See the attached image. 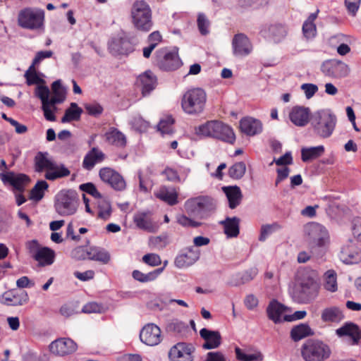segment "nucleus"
I'll return each mask as SVG.
<instances>
[{"label":"nucleus","mask_w":361,"mask_h":361,"mask_svg":"<svg viewBox=\"0 0 361 361\" xmlns=\"http://www.w3.org/2000/svg\"><path fill=\"white\" fill-rule=\"evenodd\" d=\"M111 214V207L109 202L103 200L99 204L98 216L107 219L110 217Z\"/></svg>","instance_id":"obj_55"},{"label":"nucleus","mask_w":361,"mask_h":361,"mask_svg":"<svg viewBox=\"0 0 361 361\" xmlns=\"http://www.w3.org/2000/svg\"><path fill=\"white\" fill-rule=\"evenodd\" d=\"M140 338L147 345H158L162 339L160 328L154 324H147L140 331Z\"/></svg>","instance_id":"obj_17"},{"label":"nucleus","mask_w":361,"mask_h":361,"mask_svg":"<svg viewBox=\"0 0 361 361\" xmlns=\"http://www.w3.org/2000/svg\"><path fill=\"white\" fill-rule=\"evenodd\" d=\"M281 228V225L276 222H274L271 224L262 225L260 230L259 240L262 242L264 241L270 234Z\"/></svg>","instance_id":"obj_51"},{"label":"nucleus","mask_w":361,"mask_h":361,"mask_svg":"<svg viewBox=\"0 0 361 361\" xmlns=\"http://www.w3.org/2000/svg\"><path fill=\"white\" fill-rule=\"evenodd\" d=\"M79 188L80 190L91 195L94 197H96V198L102 197V195L97 190V188L92 183H87L81 184L79 186Z\"/></svg>","instance_id":"obj_56"},{"label":"nucleus","mask_w":361,"mask_h":361,"mask_svg":"<svg viewBox=\"0 0 361 361\" xmlns=\"http://www.w3.org/2000/svg\"><path fill=\"white\" fill-rule=\"evenodd\" d=\"M324 287L326 290L331 293L336 292L337 290V274L334 269H329L324 273Z\"/></svg>","instance_id":"obj_45"},{"label":"nucleus","mask_w":361,"mask_h":361,"mask_svg":"<svg viewBox=\"0 0 361 361\" xmlns=\"http://www.w3.org/2000/svg\"><path fill=\"white\" fill-rule=\"evenodd\" d=\"M52 93L48 94V101L52 104H61L66 99V91L60 80H56L51 85Z\"/></svg>","instance_id":"obj_36"},{"label":"nucleus","mask_w":361,"mask_h":361,"mask_svg":"<svg viewBox=\"0 0 361 361\" xmlns=\"http://www.w3.org/2000/svg\"><path fill=\"white\" fill-rule=\"evenodd\" d=\"M45 190V180H40L37 183L30 192L29 198L33 201H39L44 196Z\"/></svg>","instance_id":"obj_50"},{"label":"nucleus","mask_w":361,"mask_h":361,"mask_svg":"<svg viewBox=\"0 0 361 361\" xmlns=\"http://www.w3.org/2000/svg\"><path fill=\"white\" fill-rule=\"evenodd\" d=\"M137 39L134 37L126 35L116 36L111 39L109 43V49L114 55H128L135 50Z\"/></svg>","instance_id":"obj_11"},{"label":"nucleus","mask_w":361,"mask_h":361,"mask_svg":"<svg viewBox=\"0 0 361 361\" xmlns=\"http://www.w3.org/2000/svg\"><path fill=\"white\" fill-rule=\"evenodd\" d=\"M257 268H251L249 270L245 271L242 274H238L235 275L238 281H231L230 283L233 286H238L243 284L252 280L257 274Z\"/></svg>","instance_id":"obj_48"},{"label":"nucleus","mask_w":361,"mask_h":361,"mask_svg":"<svg viewBox=\"0 0 361 361\" xmlns=\"http://www.w3.org/2000/svg\"><path fill=\"white\" fill-rule=\"evenodd\" d=\"M99 175L102 181L108 183L115 190L122 191L126 188V183L123 177L111 168L101 169Z\"/></svg>","instance_id":"obj_14"},{"label":"nucleus","mask_w":361,"mask_h":361,"mask_svg":"<svg viewBox=\"0 0 361 361\" xmlns=\"http://www.w3.org/2000/svg\"><path fill=\"white\" fill-rule=\"evenodd\" d=\"M310 109L303 106H295L289 112L290 121L298 127L305 126L310 119Z\"/></svg>","instance_id":"obj_22"},{"label":"nucleus","mask_w":361,"mask_h":361,"mask_svg":"<svg viewBox=\"0 0 361 361\" xmlns=\"http://www.w3.org/2000/svg\"><path fill=\"white\" fill-rule=\"evenodd\" d=\"M80 204L78 192L72 189H62L55 195L54 207L61 216H71L76 213Z\"/></svg>","instance_id":"obj_4"},{"label":"nucleus","mask_w":361,"mask_h":361,"mask_svg":"<svg viewBox=\"0 0 361 361\" xmlns=\"http://www.w3.org/2000/svg\"><path fill=\"white\" fill-rule=\"evenodd\" d=\"M184 208L189 216L202 219L205 218L209 212L214 210L215 204L212 198L199 196L186 200Z\"/></svg>","instance_id":"obj_7"},{"label":"nucleus","mask_w":361,"mask_h":361,"mask_svg":"<svg viewBox=\"0 0 361 361\" xmlns=\"http://www.w3.org/2000/svg\"><path fill=\"white\" fill-rule=\"evenodd\" d=\"M70 170L62 164H57L47 159V180H55L68 176Z\"/></svg>","instance_id":"obj_27"},{"label":"nucleus","mask_w":361,"mask_h":361,"mask_svg":"<svg viewBox=\"0 0 361 361\" xmlns=\"http://www.w3.org/2000/svg\"><path fill=\"white\" fill-rule=\"evenodd\" d=\"M314 335V331L310 325L307 323H301L298 325L294 326L290 333L291 339L298 342L303 338L308 336H312Z\"/></svg>","instance_id":"obj_33"},{"label":"nucleus","mask_w":361,"mask_h":361,"mask_svg":"<svg viewBox=\"0 0 361 361\" xmlns=\"http://www.w3.org/2000/svg\"><path fill=\"white\" fill-rule=\"evenodd\" d=\"M90 247L78 246L72 250L71 255L78 260L89 259Z\"/></svg>","instance_id":"obj_53"},{"label":"nucleus","mask_w":361,"mask_h":361,"mask_svg":"<svg viewBox=\"0 0 361 361\" xmlns=\"http://www.w3.org/2000/svg\"><path fill=\"white\" fill-rule=\"evenodd\" d=\"M178 223L184 227L197 228L202 225V223L192 220L185 215H181L177 219Z\"/></svg>","instance_id":"obj_59"},{"label":"nucleus","mask_w":361,"mask_h":361,"mask_svg":"<svg viewBox=\"0 0 361 361\" xmlns=\"http://www.w3.org/2000/svg\"><path fill=\"white\" fill-rule=\"evenodd\" d=\"M223 190L228 198V205L231 209H235L240 203L242 194L239 187L229 186L224 187Z\"/></svg>","instance_id":"obj_39"},{"label":"nucleus","mask_w":361,"mask_h":361,"mask_svg":"<svg viewBox=\"0 0 361 361\" xmlns=\"http://www.w3.org/2000/svg\"><path fill=\"white\" fill-rule=\"evenodd\" d=\"M174 122L175 120L171 116H167L160 120L157 125V129L162 135H171L174 133Z\"/></svg>","instance_id":"obj_47"},{"label":"nucleus","mask_w":361,"mask_h":361,"mask_svg":"<svg viewBox=\"0 0 361 361\" xmlns=\"http://www.w3.org/2000/svg\"><path fill=\"white\" fill-rule=\"evenodd\" d=\"M77 344L68 338L56 339L49 345L51 353L60 356L71 354L77 350Z\"/></svg>","instance_id":"obj_16"},{"label":"nucleus","mask_w":361,"mask_h":361,"mask_svg":"<svg viewBox=\"0 0 361 361\" xmlns=\"http://www.w3.org/2000/svg\"><path fill=\"white\" fill-rule=\"evenodd\" d=\"M0 177L4 183H9L14 190L23 192L30 182V178L25 174H15L9 171L5 173H1Z\"/></svg>","instance_id":"obj_18"},{"label":"nucleus","mask_w":361,"mask_h":361,"mask_svg":"<svg viewBox=\"0 0 361 361\" xmlns=\"http://www.w3.org/2000/svg\"><path fill=\"white\" fill-rule=\"evenodd\" d=\"M137 82L141 87L142 96L145 97L155 89L157 78L151 71H147L138 77Z\"/></svg>","instance_id":"obj_29"},{"label":"nucleus","mask_w":361,"mask_h":361,"mask_svg":"<svg viewBox=\"0 0 361 361\" xmlns=\"http://www.w3.org/2000/svg\"><path fill=\"white\" fill-rule=\"evenodd\" d=\"M44 17V15L42 10L26 8L20 11L18 21L20 27L34 30L42 25Z\"/></svg>","instance_id":"obj_10"},{"label":"nucleus","mask_w":361,"mask_h":361,"mask_svg":"<svg viewBox=\"0 0 361 361\" xmlns=\"http://www.w3.org/2000/svg\"><path fill=\"white\" fill-rule=\"evenodd\" d=\"M240 129L242 133L249 136H254L262 130V124L251 117H245L240 121Z\"/></svg>","instance_id":"obj_31"},{"label":"nucleus","mask_w":361,"mask_h":361,"mask_svg":"<svg viewBox=\"0 0 361 361\" xmlns=\"http://www.w3.org/2000/svg\"><path fill=\"white\" fill-rule=\"evenodd\" d=\"M200 335L204 341L202 348L205 350L217 348L221 343V336L218 331L203 328L200 331Z\"/></svg>","instance_id":"obj_24"},{"label":"nucleus","mask_w":361,"mask_h":361,"mask_svg":"<svg viewBox=\"0 0 361 361\" xmlns=\"http://www.w3.org/2000/svg\"><path fill=\"white\" fill-rule=\"evenodd\" d=\"M142 261L144 263L152 267L159 266L161 263L159 255L154 253L145 255L142 257Z\"/></svg>","instance_id":"obj_57"},{"label":"nucleus","mask_w":361,"mask_h":361,"mask_svg":"<svg viewBox=\"0 0 361 361\" xmlns=\"http://www.w3.org/2000/svg\"><path fill=\"white\" fill-rule=\"evenodd\" d=\"M233 54L237 56H244L250 54L252 50L249 38L243 33L234 35L232 41Z\"/></svg>","instance_id":"obj_21"},{"label":"nucleus","mask_w":361,"mask_h":361,"mask_svg":"<svg viewBox=\"0 0 361 361\" xmlns=\"http://www.w3.org/2000/svg\"><path fill=\"white\" fill-rule=\"evenodd\" d=\"M197 27L202 35H206L209 33V27L210 25L209 20L204 13H199L197 19Z\"/></svg>","instance_id":"obj_54"},{"label":"nucleus","mask_w":361,"mask_h":361,"mask_svg":"<svg viewBox=\"0 0 361 361\" xmlns=\"http://www.w3.org/2000/svg\"><path fill=\"white\" fill-rule=\"evenodd\" d=\"M324 152V147L319 145L317 147H304L301 149V159L302 161L307 162L320 157Z\"/></svg>","instance_id":"obj_44"},{"label":"nucleus","mask_w":361,"mask_h":361,"mask_svg":"<svg viewBox=\"0 0 361 361\" xmlns=\"http://www.w3.org/2000/svg\"><path fill=\"white\" fill-rule=\"evenodd\" d=\"M168 329L170 331H173L177 334H182L187 329V325L183 322L178 320L173 321L168 325Z\"/></svg>","instance_id":"obj_60"},{"label":"nucleus","mask_w":361,"mask_h":361,"mask_svg":"<svg viewBox=\"0 0 361 361\" xmlns=\"http://www.w3.org/2000/svg\"><path fill=\"white\" fill-rule=\"evenodd\" d=\"M336 335L340 337L348 336L350 338L351 345H358L361 340V329L356 324L347 322L336 330Z\"/></svg>","instance_id":"obj_20"},{"label":"nucleus","mask_w":361,"mask_h":361,"mask_svg":"<svg viewBox=\"0 0 361 361\" xmlns=\"http://www.w3.org/2000/svg\"><path fill=\"white\" fill-rule=\"evenodd\" d=\"M106 159V154L98 147H92L84 157L82 168L91 171L96 164H100Z\"/></svg>","instance_id":"obj_26"},{"label":"nucleus","mask_w":361,"mask_h":361,"mask_svg":"<svg viewBox=\"0 0 361 361\" xmlns=\"http://www.w3.org/2000/svg\"><path fill=\"white\" fill-rule=\"evenodd\" d=\"M193 347L186 343H178L169 352L170 361H192Z\"/></svg>","instance_id":"obj_15"},{"label":"nucleus","mask_w":361,"mask_h":361,"mask_svg":"<svg viewBox=\"0 0 361 361\" xmlns=\"http://www.w3.org/2000/svg\"><path fill=\"white\" fill-rule=\"evenodd\" d=\"M28 300L27 293L22 289H11L6 291L1 298V303L12 306L23 305Z\"/></svg>","instance_id":"obj_19"},{"label":"nucleus","mask_w":361,"mask_h":361,"mask_svg":"<svg viewBox=\"0 0 361 361\" xmlns=\"http://www.w3.org/2000/svg\"><path fill=\"white\" fill-rule=\"evenodd\" d=\"M103 310V307L101 304H99L96 302H90L85 304L82 309V312L84 313H100Z\"/></svg>","instance_id":"obj_58"},{"label":"nucleus","mask_w":361,"mask_h":361,"mask_svg":"<svg viewBox=\"0 0 361 361\" xmlns=\"http://www.w3.org/2000/svg\"><path fill=\"white\" fill-rule=\"evenodd\" d=\"M306 241L311 249L325 247L329 242V235L324 226L318 223H310L305 226Z\"/></svg>","instance_id":"obj_8"},{"label":"nucleus","mask_w":361,"mask_h":361,"mask_svg":"<svg viewBox=\"0 0 361 361\" xmlns=\"http://www.w3.org/2000/svg\"><path fill=\"white\" fill-rule=\"evenodd\" d=\"M35 170L38 172L45 169V153L39 152L35 158Z\"/></svg>","instance_id":"obj_62"},{"label":"nucleus","mask_w":361,"mask_h":361,"mask_svg":"<svg viewBox=\"0 0 361 361\" xmlns=\"http://www.w3.org/2000/svg\"><path fill=\"white\" fill-rule=\"evenodd\" d=\"M301 89L304 91L305 97L307 99L312 97L318 91V87L312 83H305L301 85Z\"/></svg>","instance_id":"obj_63"},{"label":"nucleus","mask_w":361,"mask_h":361,"mask_svg":"<svg viewBox=\"0 0 361 361\" xmlns=\"http://www.w3.org/2000/svg\"><path fill=\"white\" fill-rule=\"evenodd\" d=\"M300 355L304 361H326L331 355V349L321 339L308 338L301 345Z\"/></svg>","instance_id":"obj_2"},{"label":"nucleus","mask_w":361,"mask_h":361,"mask_svg":"<svg viewBox=\"0 0 361 361\" xmlns=\"http://www.w3.org/2000/svg\"><path fill=\"white\" fill-rule=\"evenodd\" d=\"M89 260L97 261L103 264H106L111 260V255L106 249L103 247L98 246H90Z\"/></svg>","instance_id":"obj_38"},{"label":"nucleus","mask_w":361,"mask_h":361,"mask_svg":"<svg viewBox=\"0 0 361 361\" xmlns=\"http://www.w3.org/2000/svg\"><path fill=\"white\" fill-rule=\"evenodd\" d=\"M154 64L161 70L171 71L180 67L182 62L177 51L161 48L155 53Z\"/></svg>","instance_id":"obj_9"},{"label":"nucleus","mask_w":361,"mask_h":361,"mask_svg":"<svg viewBox=\"0 0 361 361\" xmlns=\"http://www.w3.org/2000/svg\"><path fill=\"white\" fill-rule=\"evenodd\" d=\"M195 133L203 137H210L233 144L235 140V135L233 128L221 121L212 120L195 128Z\"/></svg>","instance_id":"obj_1"},{"label":"nucleus","mask_w":361,"mask_h":361,"mask_svg":"<svg viewBox=\"0 0 361 361\" xmlns=\"http://www.w3.org/2000/svg\"><path fill=\"white\" fill-rule=\"evenodd\" d=\"M85 109L89 115L93 116H97L103 111L102 106L99 104H87Z\"/></svg>","instance_id":"obj_61"},{"label":"nucleus","mask_w":361,"mask_h":361,"mask_svg":"<svg viewBox=\"0 0 361 361\" xmlns=\"http://www.w3.org/2000/svg\"><path fill=\"white\" fill-rule=\"evenodd\" d=\"M163 269L164 268H159L147 274H144L139 270H134L132 273V276L136 281L141 283H147L155 280L162 272Z\"/></svg>","instance_id":"obj_46"},{"label":"nucleus","mask_w":361,"mask_h":361,"mask_svg":"<svg viewBox=\"0 0 361 361\" xmlns=\"http://www.w3.org/2000/svg\"><path fill=\"white\" fill-rule=\"evenodd\" d=\"M132 23L135 27L142 32H149L152 26V11L149 5L143 0L136 1L131 9Z\"/></svg>","instance_id":"obj_6"},{"label":"nucleus","mask_w":361,"mask_h":361,"mask_svg":"<svg viewBox=\"0 0 361 361\" xmlns=\"http://www.w3.org/2000/svg\"><path fill=\"white\" fill-rule=\"evenodd\" d=\"M235 352L236 358L241 361L262 360L263 359V355L259 352L253 354H245L238 347L235 348Z\"/></svg>","instance_id":"obj_52"},{"label":"nucleus","mask_w":361,"mask_h":361,"mask_svg":"<svg viewBox=\"0 0 361 361\" xmlns=\"http://www.w3.org/2000/svg\"><path fill=\"white\" fill-rule=\"evenodd\" d=\"M336 116L329 111L322 110L314 113L312 118V126L315 133L322 137H329L336 127Z\"/></svg>","instance_id":"obj_5"},{"label":"nucleus","mask_w":361,"mask_h":361,"mask_svg":"<svg viewBox=\"0 0 361 361\" xmlns=\"http://www.w3.org/2000/svg\"><path fill=\"white\" fill-rule=\"evenodd\" d=\"M318 13L319 10L315 13H311L303 23L302 32L307 39L313 38L316 36L317 27L314 24V20L317 18Z\"/></svg>","instance_id":"obj_43"},{"label":"nucleus","mask_w":361,"mask_h":361,"mask_svg":"<svg viewBox=\"0 0 361 361\" xmlns=\"http://www.w3.org/2000/svg\"><path fill=\"white\" fill-rule=\"evenodd\" d=\"M25 247L28 250L32 257L42 265L45 262V247H41L37 240H29L25 243Z\"/></svg>","instance_id":"obj_35"},{"label":"nucleus","mask_w":361,"mask_h":361,"mask_svg":"<svg viewBox=\"0 0 361 361\" xmlns=\"http://www.w3.org/2000/svg\"><path fill=\"white\" fill-rule=\"evenodd\" d=\"M82 109L78 104L72 102L70 106L66 109L63 116L61 118V122L70 123L71 121H78L80 119L82 114Z\"/></svg>","instance_id":"obj_42"},{"label":"nucleus","mask_w":361,"mask_h":361,"mask_svg":"<svg viewBox=\"0 0 361 361\" xmlns=\"http://www.w3.org/2000/svg\"><path fill=\"white\" fill-rule=\"evenodd\" d=\"M106 142L119 149H123L127 145L126 136L118 128L111 127L104 133Z\"/></svg>","instance_id":"obj_30"},{"label":"nucleus","mask_w":361,"mask_h":361,"mask_svg":"<svg viewBox=\"0 0 361 361\" xmlns=\"http://www.w3.org/2000/svg\"><path fill=\"white\" fill-rule=\"evenodd\" d=\"M321 71L326 76L342 78L349 75L350 69L348 65L342 61L329 59L322 63Z\"/></svg>","instance_id":"obj_13"},{"label":"nucleus","mask_w":361,"mask_h":361,"mask_svg":"<svg viewBox=\"0 0 361 361\" xmlns=\"http://www.w3.org/2000/svg\"><path fill=\"white\" fill-rule=\"evenodd\" d=\"M207 99V93L202 88H191L183 94L181 108L186 114L200 115L205 109Z\"/></svg>","instance_id":"obj_3"},{"label":"nucleus","mask_w":361,"mask_h":361,"mask_svg":"<svg viewBox=\"0 0 361 361\" xmlns=\"http://www.w3.org/2000/svg\"><path fill=\"white\" fill-rule=\"evenodd\" d=\"M344 316L337 307H330L324 309L321 313V319L324 322H339Z\"/></svg>","instance_id":"obj_41"},{"label":"nucleus","mask_w":361,"mask_h":361,"mask_svg":"<svg viewBox=\"0 0 361 361\" xmlns=\"http://www.w3.org/2000/svg\"><path fill=\"white\" fill-rule=\"evenodd\" d=\"M133 222L138 228L147 232H154L155 230L152 213L149 211L138 212L135 214Z\"/></svg>","instance_id":"obj_25"},{"label":"nucleus","mask_w":361,"mask_h":361,"mask_svg":"<svg viewBox=\"0 0 361 361\" xmlns=\"http://www.w3.org/2000/svg\"><path fill=\"white\" fill-rule=\"evenodd\" d=\"M200 257V252L193 247H187L176 257L175 264L178 268H185L193 264Z\"/></svg>","instance_id":"obj_23"},{"label":"nucleus","mask_w":361,"mask_h":361,"mask_svg":"<svg viewBox=\"0 0 361 361\" xmlns=\"http://www.w3.org/2000/svg\"><path fill=\"white\" fill-rule=\"evenodd\" d=\"M245 171V164L240 161L234 164L229 168L228 174L233 179H240L244 176Z\"/></svg>","instance_id":"obj_49"},{"label":"nucleus","mask_w":361,"mask_h":361,"mask_svg":"<svg viewBox=\"0 0 361 361\" xmlns=\"http://www.w3.org/2000/svg\"><path fill=\"white\" fill-rule=\"evenodd\" d=\"M264 37L273 39L275 42L280 41L286 36V31L281 24L271 25L269 27L265 26L260 31Z\"/></svg>","instance_id":"obj_34"},{"label":"nucleus","mask_w":361,"mask_h":361,"mask_svg":"<svg viewBox=\"0 0 361 361\" xmlns=\"http://www.w3.org/2000/svg\"><path fill=\"white\" fill-rule=\"evenodd\" d=\"M24 77L28 86L37 85L35 95L40 99L42 102L41 109L45 116V80L40 77L37 68H33V66H30L25 71Z\"/></svg>","instance_id":"obj_12"},{"label":"nucleus","mask_w":361,"mask_h":361,"mask_svg":"<svg viewBox=\"0 0 361 361\" xmlns=\"http://www.w3.org/2000/svg\"><path fill=\"white\" fill-rule=\"evenodd\" d=\"M221 224L224 226V233L229 238H235L239 235L240 219L238 217H227Z\"/></svg>","instance_id":"obj_40"},{"label":"nucleus","mask_w":361,"mask_h":361,"mask_svg":"<svg viewBox=\"0 0 361 361\" xmlns=\"http://www.w3.org/2000/svg\"><path fill=\"white\" fill-rule=\"evenodd\" d=\"M340 260L345 264H354L361 262V252L354 245L343 246L339 253Z\"/></svg>","instance_id":"obj_28"},{"label":"nucleus","mask_w":361,"mask_h":361,"mask_svg":"<svg viewBox=\"0 0 361 361\" xmlns=\"http://www.w3.org/2000/svg\"><path fill=\"white\" fill-rule=\"evenodd\" d=\"M204 361H227L224 355L219 351L209 352Z\"/></svg>","instance_id":"obj_64"},{"label":"nucleus","mask_w":361,"mask_h":361,"mask_svg":"<svg viewBox=\"0 0 361 361\" xmlns=\"http://www.w3.org/2000/svg\"><path fill=\"white\" fill-rule=\"evenodd\" d=\"M285 309V306L276 300H271L267 308L268 318L275 324L280 322L281 314Z\"/></svg>","instance_id":"obj_37"},{"label":"nucleus","mask_w":361,"mask_h":361,"mask_svg":"<svg viewBox=\"0 0 361 361\" xmlns=\"http://www.w3.org/2000/svg\"><path fill=\"white\" fill-rule=\"evenodd\" d=\"M154 195L157 198L170 206H173L178 203V192L175 188H169L166 186H162L154 192Z\"/></svg>","instance_id":"obj_32"}]
</instances>
